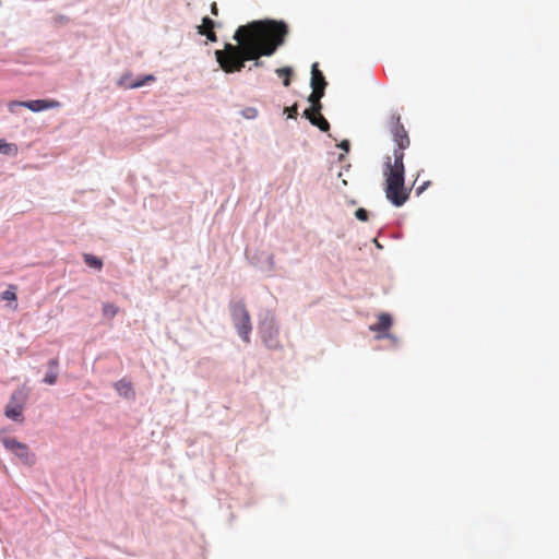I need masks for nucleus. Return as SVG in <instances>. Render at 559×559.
Returning <instances> with one entry per match:
<instances>
[{
  "label": "nucleus",
  "mask_w": 559,
  "mask_h": 559,
  "mask_svg": "<svg viewBox=\"0 0 559 559\" xmlns=\"http://www.w3.org/2000/svg\"><path fill=\"white\" fill-rule=\"evenodd\" d=\"M0 152L3 154H9L11 152V145L5 141L0 140Z\"/></svg>",
  "instance_id": "nucleus-23"
},
{
  "label": "nucleus",
  "mask_w": 559,
  "mask_h": 559,
  "mask_svg": "<svg viewBox=\"0 0 559 559\" xmlns=\"http://www.w3.org/2000/svg\"><path fill=\"white\" fill-rule=\"evenodd\" d=\"M285 112H287L288 118L295 119L298 115L297 106L294 105L292 107H286L284 109Z\"/></svg>",
  "instance_id": "nucleus-22"
},
{
  "label": "nucleus",
  "mask_w": 559,
  "mask_h": 559,
  "mask_svg": "<svg viewBox=\"0 0 559 559\" xmlns=\"http://www.w3.org/2000/svg\"><path fill=\"white\" fill-rule=\"evenodd\" d=\"M392 119L394 120V126L391 130L393 135V141L396 144V148L393 151L392 160H395V154L399 152L402 155V160L404 159V150L407 148L411 144L407 131L405 130L404 126L401 123L400 116H392Z\"/></svg>",
  "instance_id": "nucleus-5"
},
{
  "label": "nucleus",
  "mask_w": 559,
  "mask_h": 559,
  "mask_svg": "<svg viewBox=\"0 0 559 559\" xmlns=\"http://www.w3.org/2000/svg\"><path fill=\"white\" fill-rule=\"evenodd\" d=\"M115 389L119 393V395L126 397V399H133L135 393L132 388V384L130 381H127L124 379L118 381L115 383Z\"/></svg>",
  "instance_id": "nucleus-10"
},
{
  "label": "nucleus",
  "mask_w": 559,
  "mask_h": 559,
  "mask_svg": "<svg viewBox=\"0 0 559 559\" xmlns=\"http://www.w3.org/2000/svg\"><path fill=\"white\" fill-rule=\"evenodd\" d=\"M252 112H255V109H251V111H249V115H252Z\"/></svg>",
  "instance_id": "nucleus-28"
},
{
  "label": "nucleus",
  "mask_w": 559,
  "mask_h": 559,
  "mask_svg": "<svg viewBox=\"0 0 559 559\" xmlns=\"http://www.w3.org/2000/svg\"><path fill=\"white\" fill-rule=\"evenodd\" d=\"M16 107H25L32 111H41L60 107V103L56 99H36V100H12L8 104L11 112H15Z\"/></svg>",
  "instance_id": "nucleus-6"
},
{
  "label": "nucleus",
  "mask_w": 559,
  "mask_h": 559,
  "mask_svg": "<svg viewBox=\"0 0 559 559\" xmlns=\"http://www.w3.org/2000/svg\"><path fill=\"white\" fill-rule=\"evenodd\" d=\"M16 286L10 284L8 288L1 294V299L7 301H16Z\"/></svg>",
  "instance_id": "nucleus-16"
},
{
  "label": "nucleus",
  "mask_w": 559,
  "mask_h": 559,
  "mask_svg": "<svg viewBox=\"0 0 559 559\" xmlns=\"http://www.w3.org/2000/svg\"><path fill=\"white\" fill-rule=\"evenodd\" d=\"M404 163L399 152L395 154V160L388 156L383 175L385 177V197L396 207L405 204L409 198L411 190L404 186Z\"/></svg>",
  "instance_id": "nucleus-2"
},
{
  "label": "nucleus",
  "mask_w": 559,
  "mask_h": 559,
  "mask_svg": "<svg viewBox=\"0 0 559 559\" xmlns=\"http://www.w3.org/2000/svg\"><path fill=\"white\" fill-rule=\"evenodd\" d=\"M27 396L23 390H16L12 393L9 403L5 406L4 415L12 420L23 421V409Z\"/></svg>",
  "instance_id": "nucleus-4"
},
{
  "label": "nucleus",
  "mask_w": 559,
  "mask_h": 559,
  "mask_svg": "<svg viewBox=\"0 0 559 559\" xmlns=\"http://www.w3.org/2000/svg\"><path fill=\"white\" fill-rule=\"evenodd\" d=\"M214 27H215V22L213 20H211L210 17L205 16L202 20V24L200 26H198V33L200 35L206 36V38L210 41H216L217 36H216V33L214 32Z\"/></svg>",
  "instance_id": "nucleus-7"
},
{
  "label": "nucleus",
  "mask_w": 559,
  "mask_h": 559,
  "mask_svg": "<svg viewBox=\"0 0 559 559\" xmlns=\"http://www.w3.org/2000/svg\"><path fill=\"white\" fill-rule=\"evenodd\" d=\"M321 111V109H316V107L311 106L308 109L304 111V116L312 122V120L316 118V116Z\"/></svg>",
  "instance_id": "nucleus-20"
},
{
  "label": "nucleus",
  "mask_w": 559,
  "mask_h": 559,
  "mask_svg": "<svg viewBox=\"0 0 559 559\" xmlns=\"http://www.w3.org/2000/svg\"><path fill=\"white\" fill-rule=\"evenodd\" d=\"M392 325V318L388 313H381L378 322L370 326L373 332L385 333Z\"/></svg>",
  "instance_id": "nucleus-9"
},
{
  "label": "nucleus",
  "mask_w": 559,
  "mask_h": 559,
  "mask_svg": "<svg viewBox=\"0 0 559 559\" xmlns=\"http://www.w3.org/2000/svg\"><path fill=\"white\" fill-rule=\"evenodd\" d=\"M287 33V25L282 21H254L241 25L234 35L237 45L226 43L224 49L216 50V61L226 73L240 72L248 60H254V67H261L260 57L273 55Z\"/></svg>",
  "instance_id": "nucleus-1"
},
{
  "label": "nucleus",
  "mask_w": 559,
  "mask_h": 559,
  "mask_svg": "<svg viewBox=\"0 0 559 559\" xmlns=\"http://www.w3.org/2000/svg\"><path fill=\"white\" fill-rule=\"evenodd\" d=\"M276 74L280 76V78H283V84L284 86H289L290 85V76L293 74V70L292 68L289 67H284V68H280V69H276Z\"/></svg>",
  "instance_id": "nucleus-15"
},
{
  "label": "nucleus",
  "mask_w": 559,
  "mask_h": 559,
  "mask_svg": "<svg viewBox=\"0 0 559 559\" xmlns=\"http://www.w3.org/2000/svg\"><path fill=\"white\" fill-rule=\"evenodd\" d=\"M230 313L234 325L239 336L246 342H250L252 331L251 318L242 300L230 304Z\"/></svg>",
  "instance_id": "nucleus-3"
},
{
  "label": "nucleus",
  "mask_w": 559,
  "mask_h": 559,
  "mask_svg": "<svg viewBox=\"0 0 559 559\" xmlns=\"http://www.w3.org/2000/svg\"><path fill=\"white\" fill-rule=\"evenodd\" d=\"M429 185V181L425 182L423 186L417 188V194H420Z\"/></svg>",
  "instance_id": "nucleus-26"
},
{
  "label": "nucleus",
  "mask_w": 559,
  "mask_h": 559,
  "mask_svg": "<svg viewBox=\"0 0 559 559\" xmlns=\"http://www.w3.org/2000/svg\"><path fill=\"white\" fill-rule=\"evenodd\" d=\"M211 12H212V14H213V15H215V16H217V15H218V8H217L216 2H213V3L211 4Z\"/></svg>",
  "instance_id": "nucleus-24"
},
{
  "label": "nucleus",
  "mask_w": 559,
  "mask_h": 559,
  "mask_svg": "<svg viewBox=\"0 0 559 559\" xmlns=\"http://www.w3.org/2000/svg\"><path fill=\"white\" fill-rule=\"evenodd\" d=\"M355 216L357 219L366 222L368 219V212L365 209L360 207L355 212Z\"/></svg>",
  "instance_id": "nucleus-21"
},
{
  "label": "nucleus",
  "mask_w": 559,
  "mask_h": 559,
  "mask_svg": "<svg viewBox=\"0 0 559 559\" xmlns=\"http://www.w3.org/2000/svg\"><path fill=\"white\" fill-rule=\"evenodd\" d=\"M153 81H155V76L152 75V74H147L142 80H138V81L129 83L127 85V87H129V88H138V87L143 86L145 83L153 82Z\"/></svg>",
  "instance_id": "nucleus-18"
},
{
  "label": "nucleus",
  "mask_w": 559,
  "mask_h": 559,
  "mask_svg": "<svg viewBox=\"0 0 559 559\" xmlns=\"http://www.w3.org/2000/svg\"><path fill=\"white\" fill-rule=\"evenodd\" d=\"M103 313L107 318H114L118 313V308L114 304H104Z\"/></svg>",
  "instance_id": "nucleus-19"
},
{
  "label": "nucleus",
  "mask_w": 559,
  "mask_h": 559,
  "mask_svg": "<svg viewBox=\"0 0 559 559\" xmlns=\"http://www.w3.org/2000/svg\"><path fill=\"white\" fill-rule=\"evenodd\" d=\"M311 124L318 127L321 131H324V132L330 129V123L320 112L312 120Z\"/></svg>",
  "instance_id": "nucleus-17"
},
{
  "label": "nucleus",
  "mask_w": 559,
  "mask_h": 559,
  "mask_svg": "<svg viewBox=\"0 0 559 559\" xmlns=\"http://www.w3.org/2000/svg\"><path fill=\"white\" fill-rule=\"evenodd\" d=\"M252 112H255V109H251V111H249V115H252Z\"/></svg>",
  "instance_id": "nucleus-27"
},
{
  "label": "nucleus",
  "mask_w": 559,
  "mask_h": 559,
  "mask_svg": "<svg viewBox=\"0 0 559 559\" xmlns=\"http://www.w3.org/2000/svg\"><path fill=\"white\" fill-rule=\"evenodd\" d=\"M57 380H58V360L51 359L48 362V371L44 378V382L49 385H52L57 382Z\"/></svg>",
  "instance_id": "nucleus-11"
},
{
  "label": "nucleus",
  "mask_w": 559,
  "mask_h": 559,
  "mask_svg": "<svg viewBox=\"0 0 559 559\" xmlns=\"http://www.w3.org/2000/svg\"><path fill=\"white\" fill-rule=\"evenodd\" d=\"M2 442L4 444L5 450L11 452H24L28 450L26 444L16 441L14 438L5 437L3 438Z\"/></svg>",
  "instance_id": "nucleus-12"
},
{
  "label": "nucleus",
  "mask_w": 559,
  "mask_h": 559,
  "mask_svg": "<svg viewBox=\"0 0 559 559\" xmlns=\"http://www.w3.org/2000/svg\"><path fill=\"white\" fill-rule=\"evenodd\" d=\"M340 147L347 152L349 150V142L347 140L342 141Z\"/></svg>",
  "instance_id": "nucleus-25"
},
{
  "label": "nucleus",
  "mask_w": 559,
  "mask_h": 559,
  "mask_svg": "<svg viewBox=\"0 0 559 559\" xmlns=\"http://www.w3.org/2000/svg\"><path fill=\"white\" fill-rule=\"evenodd\" d=\"M83 258H84V262L90 267H93V269H96V270H102L103 261L99 258H97V257H95L93 254H88V253H85L83 255Z\"/></svg>",
  "instance_id": "nucleus-14"
},
{
  "label": "nucleus",
  "mask_w": 559,
  "mask_h": 559,
  "mask_svg": "<svg viewBox=\"0 0 559 559\" xmlns=\"http://www.w3.org/2000/svg\"><path fill=\"white\" fill-rule=\"evenodd\" d=\"M325 90L326 81L323 73L319 70L318 63H313L311 68V87Z\"/></svg>",
  "instance_id": "nucleus-8"
},
{
  "label": "nucleus",
  "mask_w": 559,
  "mask_h": 559,
  "mask_svg": "<svg viewBox=\"0 0 559 559\" xmlns=\"http://www.w3.org/2000/svg\"><path fill=\"white\" fill-rule=\"evenodd\" d=\"M324 96V90L318 88L314 86L312 88V92L308 98L309 103H311V106L316 107V109H321V98Z\"/></svg>",
  "instance_id": "nucleus-13"
}]
</instances>
